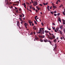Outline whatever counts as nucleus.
Returning a JSON list of instances; mask_svg holds the SVG:
<instances>
[{
    "label": "nucleus",
    "mask_w": 65,
    "mask_h": 65,
    "mask_svg": "<svg viewBox=\"0 0 65 65\" xmlns=\"http://www.w3.org/2000/svg\"><path fill=\"white\" fill-rule=\"evenodd\" d=\"M58 21H59L60 22V23H61V20H60V18H59V19H58Z\"/></svg>",
    "instance_id": "obj_23"
},
{
    "label": "nucleus",
    "mask_w": 65,
    "mask_h": 65,
    "mask_svg": "<svg viewBox=\"0 0 65 65\" xmlns=\"http://www.w3.org/2000/svg\"><path fill=\"white\" fill-rule=\"evenodd\" d=\"M49 7H49V6H47V9H48V11H49L50 10V8H49Z\"/></svg>",
    "instance_id": "obj_4"
},
{
    "label": "nucleus",
    "mask_w": 65,
    "mask_h": 65,
    "mask_svg": "<svg viewBox=\"0 0 65 65\" xmlns=\"http://www.w3.org/2000/svg\"><path fill=\"white\" fill-rule=\"evenodd\" d=\"M43 5H46V4H45V3H43Z\"/></svg>",
    "instance_id": "obj_47"
},
{
    "label": "nucleus",
    "mask_w": 65,
    "mask_h": 65,
    "mask_svg": "<svg viewBox=\"0 0 65 65\" xmlns=\"http://www.w3.org/2000/svg\"><path fill=\"white\" fill-rule=\"evenodd\" d=\"M29 24H31V23H32V22L31 20H29Z\"/></svg>",
    "instance_id": "obj_7"
},
{
    "label": "nucleus",
    "mask_w": 65,
    "mask_h": 65,
    "mask_svg": "<svg viewBox=\"0 0 65 65\" xmlns=\"http://www.w3.org/2000/svg\"><path fill=\"white\" fill-rule=\"evenodd\" d=\"M59 31L60 34H61L62 35V32L61 31V30H59Z\"/></svg>",
    "instance_id": "obj_16"
},
{
    "label": "nucleus",
    "mask_w": 65,
    "mask_h": 65,
    "mask_svg": "<svg viewBox=\"0 0 65 65\" xmlns=\"http://www.w3.org/2000/svg\"><path fill=\"white\" fill-rule=\"evenodd\" d=\"M24 25L25 26V27H26V26H28V24H27V23H25L24 24Z\"/></svg>",
    "instance_id": "obj_6"
},
{
    "label": "nucleus",
    "mask_w": 65,
    "mask_h": 65,
    "mask_svg": "<svg viewBox=\"0 0 65 65\" xmlns=\"http://www.w3.org/2000/svg\"><path fill=\"white\" fill-rule=\"evenodd\" d=\"M37 8L38 10H40V8H38V7H37Z\"/></svg>",
    "instance_id": "obj_17"
},
{
    "label": "nucleus",
    "mask_w": 65,
    "mask_h": 65,
    "mask_svg": "<svg viewBox=\"0 0 65 65\" xmlns=\"http://www.w3.org/2000/svg\"><path fill=\"white\" fill-rule=\"evenodd\" d=\"M56 39H55L54 40V42H56Z\"/></svg>",
    "instance_id": "obj_34"
},
{
    "label": "nucleus",
    "mask_w": 65,
    "mask_h": 65,
    "mask_svg": "<svg viewBox=\"0 0 65 65\" xmlns=\"http://www.w3.org/2000/svg\"><path fill=\"white\" fill-rule=\"evenodd\" d=\"M34 21L35 23V24H37V22H36V21H35V20Z\"/></svg>",
    "instance_id": "obj_21"
},
{
    "label": "nucleus",
    "mask_w": 65,
    "mask_h": 65,
    "mask_svg": "<svg viewBox=\"0 0 65 65\" xmlns=\"http://www.w3.org/2000/svg\"><path fill=\"white\" fill-rule=\"evenodd\" d=\"M7 3H6V4H7V5H10V4H11L12 3L11 2H7Z\"/></svg>",
    "instance_id": "obj_2"
},
{
    "label": "nucleus",
    "mask_w": 65,
    "mask_h": 65,
    "mask_svg": "<svg viewBox=\"0 0 65 65\" xmlns=\"http://www.w3.org/2000/svg\"><path fill=\"white\" fill-rule=\"evenodd\" d=\"M60 39H61V40H62V39H63V37H61L60 38Z\"/></svg>",
    "instance_id": "obj_51"
},
{
    "label": "nucleus",
    "mask_w": 65,
    "mask_h": 65,
    "mask_svg": "<svg viewBox=\"0 0 65 65\" xmlns=\"http://www.w3.org/2000/svg\"><path fill=\"white\" fill-rule=\"evenodd\" d=\"M52 5L53 7L55 6V4H53V3H52Z\"/></svg>",
    "instance_id": "obj_38"
},
{
    "label": "nucleus",
    "mask_w": 65,
    "mask_h": 65,
    "mask_svg": "<svg viewBox=\"0 0 65 65\" xmlns=\"http://www.w3.org/2000/svg\"><path fill=\"white\" fill-rule=\"evenodd\" d=\"M49 34L50 35H54V34H52V35H51V33L50 32L49 33Z\"/></svg>",
    "instance_id": "obj_28"
},
{
    "label": "nucleus",
    "mask_w": 65,
    "mask_h": 65,
    "mask_svg": "<svg viewBox=\"0 0 65 65\" xmlns=\"http://www.w3.org/2000/svg\"><path fill=\"white\" fill-rule=\"evenodd\" d=\"M35 4H36V5H37L38 4H37V2L36 1L35 2Z\"/></svg>",
    "instance_id": "obj_12"
},
{
    "label": "nucleus",
    "mask_w": 65,
    "mask_h": 65,
    "mask_svg": "<svg viewBox=\"0 0 65 65\" xmlns=\"http://www.w3.org/2000/svg\"><path fill=\"white\" fill-rule=\"evenodd\" d=\"M14 3H18L17 4H19V2L18 3V2H14Z\"/></svg>",
    "instance_id": "obj_36"
},
{
    "label": "nucleus",
    "mask_w": 65,
    "mask_h": 65,
    "mask_svg": "<svg viewBox=\"0 0 65 65\" xmlns=\"http://www.w3.org/2000/svg\"><path fill=\"white\" fill-rule=\"evenodd\" d=\"M63 31L64 32L65 31V29L64 28L63 29Z\"/></svg>",
    "instance_id": "obj_61"
},
{
    "label": "nucleus",
    "mask_w": 65,
    "mask_h": 65,
    "mask_svg": "<svg viewBox=\"0 0 65 65\" xmlns=\"http://www.w3.org/2000/svg\"><path fill=\"white\" fill-rule=\"evenodd\" d=\"M59 28L58 27H57L56 29V30H57V31H59Z\"/></svg>",
    "instance_id": "obj_14"
},
{
    "label": "nucleus",
    "mask_w": 65,
    "mask_h": 65,
    "mask_svg": "<svg viewBox=\"0 0 65 65\" xmlns=\"http://www.w3.org/2000/svg\"><path fill=\"white\" fill-rule=\"evenodd\" d=\"M33 5H34V6H36V4H34Z\"/></svg>",
    "instance_id": "obj_42"
},
{
    "label": "nucleus",
    "mask_w": 65,
    "mask_h": 65,
    "mask_svg": "<svg viewBox=\"0 0 65 65\" xmlns=\"http://www.w3.org/2000/svg\"><path fill=\"white\" fill-rule=\"evenodd\" d=\"M52 25H55V24L54 23H53L52 24Z\"/></svg>",
    "instance_id": "obj_55"
},
{
    "label": "nucleus",
    "mask_w": 65,
    "mask_h": 65,
    "mask_svg": "<svg viewBox=\"0 0 65 65\" xmlns=\"http://www.w3.org/2000/svg\"><path fill=\"white\" fill-rule=\"evenodd\" d=\"M45 37V36L44 35H43L42 36V38H44Z\"/></svg>",
    "instance_id": "obj_15"
},
{
    "label": "nucleus",
    "mask_w": 65,
    "mask_h": 65,
    "mask_svg": "<svg viewBox=\"0 0 65 65\" xmlns=\"http://www.w3.org/2000/svg\"><path fill=\"white\" fill-rule=\"evenodd\" d=\"M31 1L32 3H34V2H33V1L32 0H31Z\"/></svg>",
    "instance_id": "obj_46"
},
{
    "label": "nucleus",
    "mask_w": 65,
    "mask_h": 65,
    "mask_svg": "<svg viewBox=\"0 0 65 65\" xmlns=\"http://www.w3.org/2000/svg\"><path fill=\"white\" fill-rule=\"evenodd\" d=\"M44 32H45V33H48L49 32V31H48L45 30V31H44Z\"/></svg>",
    "instance_id": "obj_8"
},
{
    "label": "nucleus",
    "mask_w": 65,
    "mask_h": 65,
    "mask_svg": "<svg viewBox=\"0 0 65 65\" xmlns=\"http://www.w3.org/2000/svg\"><path fill=\"white\" fill-rule=\"evenodd\" d=\"M35 39H39V38H35Z\"/></svg>",
    "instance_id": "obj_52"
},
{
    "label": "nucleus",
    "mask_w": 65,
    "mask_h": 65,
    "mask_svg": "<svg viewBox=\"0 0 65 65\" xmlns=\"http://www.w3.org/2000/svg\"><path fill=\"white\" fill-rule=\"evenodd\" d=\"M48 4V3L47 2L46 4V5H47Z\"/></svg>",
    "instance_id": "obj_58"
},
{
    "label": "nucleus",
    "mask_w": 65,
    "mask_h": 65,
    "mask_svg": "<svg viewBox=\"0 0 65 65\" xmlns=\"http://www.w3.org/2000/svg\"><path fill=\"white\" fill-rule=\"evenodd\" d=\"M30 9H32V7H30Z\"/></svg>",
    "instance_id": "obj_59"
},
{
    "label": "nucleus",
    "mask_w": 65,
    "mask_h": 65,
    "mask_svg": "<svg viewBox=\"0 0 65 65\" xmlns=\"http://www.w3.org/2000/svg\"><path fill=\"white\" fill-rule=\"evenodd\" d=\"M41 25H42V26H43L44 25V24H43V23L42 22L41 23Z\"/></svg>",
    "instance_id": "obj_33"
},
{
    "label": "nucleus",
    "mask_w": 65,
    "mask_h": 65,
    "mask_svg": "<svg viewBox=\"0 0 65 65\" xmlns=\"http://www.w3.org/2000/svg\"><path fill=\"white\" fill-rule=\"evenodd\" d=\"M62 21H63V25H65V20H64V19H63Z\"/></svg>",
    "instance_id": "obj_3"
},
{
    "label": "nucleus",
    "mask_w": 65,
    "mask_h": 65,
    "mask_svg": "<svg viewBox=\"0 0 65 65\" xmlns=\"http://www.w3.org/2000/svg\"><path fill=\"white\" fill-rule=\"evenodd\" d=\"M60 13H58L57 14V15H60Z\"/></svg>",
    "instance_id": "obj_40"
},
{
    "label": "nucleus",
    "mask_w": 65,
    "mask_h": 65,
    "mask_svg": "<svg viewBox=\"0 0 65 65\" xmlns=\"http://www.w3.org/2000/svg\"><path fill=\"white\" fill-rule=\"evenodd\" d=\"M55 31V32H57V30L56 29L54 30Z\"/></svg>",
    "instance_id": "obj_50"
},
{
    "label": "nucleus",
    "mask_w": 65,
    "mask_h": 65,
    "mask_svg": "<svg viewBox=\"0 0 65 65\" xmlns=\"http://www.w3.org/2000/svg\"><path fill=\"white\" fill-rule=\"evenodd\" d=\"M60 6H61V7H63V5L62 4H61V5H60Z\"/></svg>",
    "instance_id": "obj_54"
},
{
    "label": "nucleus",
    "mask_w": 65,
    "mask_h": 65,
    "mask_svg": "<svg viewBox=\"0 0 65 65\" xmlns=\"http://www.w3.org/2000/svg\"><path fill=\"white\" fill-rule=\"evenodd\" d=\"M60 29H62V28H63V25H62L61 26H60Z\"/></svg>",
    "instance_id": "obj_13"
},
{
    "label": "nucleus",
    "mask_w": 65,
    "mask_h": 65,
    "mask_svg": "<svg viewBox=\"0 0 65 65\" xmlns=\"http://www.w3.org/2000/svg\"><path fill=\"white\" fill-rule=\"evenodd\" d=\"M33 34V32H31V33L30 34V35H32Z\"/></svg>",
    "instance_id": "obj_39"
},
{
    "label": "nucleus",
    "mask_w": 65,
    "mask_h": 65,
    "mask_svg": "<svg viewBox=\"0 0 65 65\" xmlns=\"http://www.w3.org/2000/svg\"><path fill=\"white\" fill-rule=\"evenodd\" d=\"M42 30H41V28H40V29L39 31L41 32Z\"/></svg>",
    "instance_id": "obj_31"
},
{
    "label": "nucleus",
    "mask_w": 65,
    "mask_h": 65,
    "mask_svg": "<svg viewBox=\"0 0 65 65\" xmlns=\"http://www.w3.org/2000/svg\"><path fill=\"white\" fill-rule=\"evenodd\" d=\"M44 41L45 42H46L47 41L46 40H44Z\"/></svg>",
    "instance_id": "obj_27"
},
{
    "label": "nucleus",
    "mask_w": 65,
    "mask_h": 65,
    "mask_svg": "<svg viewBox=\"0 0 65 65\" xmlns=\"http://www.w3.org/2000/svg\"><path fill=\"white\" fill-rule=\"evenodd\" d=\"M22 22H23V23H25V21H22Z\"/></svg>",
    "instance_id": "obj_44"
},
{
    "label": "nucleus",
    "mask_w": 65,
    "mask_h": 65,
    "mask_svg": "<svg viewBox=\"0 0 65 65\" xmlns=\"http://www.w3.org/2000/svg\"><path fill=\"white\" fill-rule=\"evenodd\" d=\"M15 9H18V8H17V7H15Z\"/></svg>",
    "instance_id": "obj_57"
},
{
    "label": "nucleus",
    "mask_w": 65,
    "mask_h": 65,
    "mask_svg": "<svg viewBox=\"0 0 65 65\" xmlns=\"http://www.w3.org/2000/svg\"><path fill=\"white\" fill-rule=\"evenodd\" d=\"M54 12V13H57V11H55L54 12Z\"/></svg>",
    "instance_id": "obj_43"
},
{
    "label": "nucleus",
    "mask_w": 65,
    "mask_h": 65,
    "mask_svg": "<svg viewBox=\"0 0 65 65\" xmlns=\"http://www.w3.org/2000/svg\"><path fill=\"white\" fill-rule=\"evenodd\" d=\"M21 24H23V22H21Z\"/></svg>",
    "instance_id": "obj_63"
},
{
    "label": "nucleus",
    "mask_w": 65,
    "mask_h": 65,
    "mask_svg": "<svg viewBox=\"0 0 65 65\" xmlns=\"http://www.w3.org/2000/svg\"><path fill=\"white\" fill-rule=\"evenodd\" d=\"M51 13V14H54V13H53V12H50Z\"/></svg>",
    "instance_id": "obj_30"
},
{
    "label": "nucleus",
    "mask_w": 65,
    "mask_h": 65,
    "mask_svg": "<svg viewBox=\"0 0 65 65\" xmlns=\"http://www.w3.org/2000/svg\"><path fill=\"white\" fill-rule=\"evenodd\" d=\"M29 10L30 11V12H32V10Z\"/></svg>",
    "instance_id": "obj_60"
},
{
    "label": "nucleus",
    "mask_w": 65,
    "mask_h": 65,
    "mask_svg": "<svg viewBox=\"0 0 65 65\" xmlns=\"http://www.w3.org/2000/svg\"><path fill=\"white\" fill-rule=\"evenodd\" d=\"M26 4H28V5H29V3H27V2H26Z\"/></svg>",
    "instance_id": "obj_56"
},
{
    "label": "nucleus",
    "mask_w": 65,
    "mask_h": 65,
    "mask_svg": "<svg viewBox=\"0 0 65 65\" xmlns=\"http://www.w3.org/2000/svg\"><path fill=\"white\" fill-rule=\"evenodd\" d=\"M39 37H41V38H42V36H39Z\"/></svg>",
    "instance_id": "obj_48"
},
{
    "label": "nucleus",
    "mask_w": 65,
    "mask_h": 65,
    "mask_svg": "<svg viewBox=\"0 0 65 65\" xmlns=\"http://www.w3.org/2000/svg\"><path fill=\"white\" fill-rule=\"evenodd\" d=\"M41 34H44V30H41Z\"/></svg>",
    "instance_id": "obj_5"
},
{
    "label": "nucleus",
    "mask_w": 65,
    "mask_h": 65,
    "mask_svg": "<svg viewBox=\"0 0 65 65\" xmlns=\"http://www.w3.org/2000/svg\"><path fill=\"white\" fill-rule=\"evenodd\" d=\"M53 29V30H55V27H52Z\"/></svg>",
    "instance_id": "obj_29"
},
{
    "label": "nucleus",
    "mask_w": 65,
    "mask_h": 65,
    "mask_svg": "<svg viewBox=\"0 0 65 65\" xmlns=\"http://www.w3.org/2000/svg\"><path fill=\"white\" fill-rule=\"evenodd\" d=\"M46 35L48 37V38H49L50 37V35H48V34H47Z\"/></svg>",
    "instance_id": "obj_24"
},
{
    "label": "nucleus",
    "mask_w": 65,
    "mask_h": 65,
    "mask_svg": "<svg viewBox=\"0 0 65 65\" xmlns=\"http://www.w3.org/2000/svg\"><path fill=\"white\" fill-rule=\"evenodd\" d=\"M57 44H55V47L54 48V51H57V50H56V48H57Z\"/></svg>",
    "instance_id": "obj_1"
},
{
    "label": "nucleus",
    "mask_w": 65,
    "mask_h": 65,
    "mask_svg": "<svg viewBox=\"0 0 65 65\" xmlns=\"http://www.w3.org/2000/svg\"><path fill=\"white\" fill-rule=\"evenodd\" d=\"M63 40H65V38H64V37L63 36Z\"/></svg>",
    "instance_id": "obj_35"
},
{
    "label": "nucleus",
    "mask_w": 65,
    "mask_h": 65,
    "mask_svg": "<svg viewBox=\"0 0 65 65\" xmlns=\"http://www.w3.org/2000/svg\"><path fill=\"white\" fill-rule=\"evenodd\" d=\"M51 37H52V36H51V37H50L49 38V39L50 40H52V39H53V38H51Z\"/></svg>",
    "instance_id": "obj_11"
},
{
    "label": "nucleus",
    "mask_w": 65,
    "mask_h": 65,
    "mask_svg": "<svg viewBox=\"0 0 65 65\" xmlns=\"http://www.w3.org/2000/svg\"><path fill=\"white\" fill-rule=\"evenodd\" d=\"M19 20H21V21H22V19H21V18H19Z\"/></svg>",
    "instance_id": "obj_37"
},
{
    "label": "nucleus",
    "mask_w": 65,
    "mask_h": 65,
    "mask_svg": "<svg viewBox=\"0 0 65 65\" xmlns=\"http://www.w3.org/2000/svg\"><path fill=\"white\" fill-rule=\"evenodd\" d=\"M40 42H43V40H42V39H40Z\"/></svg>",
    "instance_id": "obj_19"
},
{
    "label": "nucleus",
    "mask_w": 65,
    "mask_h": 65,
    "mask_svg": "<svg viewBox=\"0 0 65 65\" xmlns=\"http://www.w3.org/2000/svg\"><path fill=\"white\" fill-rule=\"evenodd\" d=\"M32 9L33 10H35V8H34V7H33L32 8Z\"/></svg>",
    "instance_id": "obj_26"
},
{
    "label": "nucleus",
    "mask_w": 65,
    "mask_h": 65,
    "mask_svg": "<svg viewBox=\"0 0 65 65\" xmlns=\"http://www.w3.org/2000/svg\"><path fill=\"white\" fill-rule=\"evenodd\" d=\"M33 29H34V30H36V28L35 26H34L33 27Z\"/></svg>",
    "instance_id": "obj_10"
},
{
    "label": "nucleus",
    "mask_w": 65,
    "mask_h": 65,
    "mask_svg": "<svg viewBox=\"0 0 65 65\" xmlns=\"http://www.w3.org/2000/svg\"><path fill=\"white\" fill-rule=\"evenodd\" d=\"M22 5H24V6H26V3H24V4H22Z\"/></svg>",
    "instance_id": "obj_9"
},
{
    "label": "nucleus",
    "mask_w": 65,
    "mask_h": 65,
    "mask_svg": "<svg viewBox=\"0 0 65 65\" xmlns=\"http://www.w3.org/2000/svg\"><path fill=\"white\" fill-rule=\"evenodd\" d=\"M34 34H35V32H34Z\"/></svg>",
    "instance_id": "obj_64"
},
{
    "label": "nucleus",
    "mask_w": 65,
    "mask_h": 65,
    "mask_svg": "<svg viewBox=\"0 0 65 65\" xmlns=\"http://www.w3.org/2000/svg\"><path fill=\"white\" fill-rule=\"evenodd\" d=\"M19 15L20 18H22V14H20V15Z\"/></svg>",
    "instance_id": "obj_18"
},
{
    "label": "nucleus",
    "mask_w": 65,
    "mask_h": 65,
    "mask_svg": "<svg viewBox=\"0 0 65 65\" xmlns=\"http://www.w3.org/2000/svg\"><path fill=\"white\" fill-rule=\"evenodd\" d=\"M52 37L54 39V38H55V36H54V35H53Z\"/></svg>",
    "instance_id": "obj_20"
},
{
    "label": "nucleus",
    "mask_w": 65,
    "mask_h": 65,
    "mask_svg": "<svg viewBox=\"0 0 65 65\" xmlns=\"http://www.w3.org/2000/svg\"><path fill=\"white\" fill-rule=\"evenodd\" d=\"M32 26H34V24L33 23H32Z\"/></svg>",
    "instance_id": "obj_62"
},
{
    "label": "nucleus",
    "mask_w": 65,
    "mask_h": 65,
    "mask_svg": "<svg viewBox=\"0 0 65 65\" xmlns=\"http://www.w3.org/2000/svg\"><path fill=\"white\" fill-rule=\"evenodd\" d=\"M22 14L23 15V17H24V16H25V15L23 14V13H22Z\"/></svg>",
    "instance_id": "obj_25"
},
{
    "label": "nucleus",
    "mask_w": 65,
    "mask_h": 65,
    "mask_svg": "<svg viewBox=\"0 0 65 65\" xmlns=\"http://www.w3.org/2000/svg\"><path fill=\"white\" fill-rule=\"evenodd\" d=\"M64 12H62L63 13V14H64V15H65V13Z\"/></svg>",
    "instance_id": "obj_32"
},
{
    "label": "nucleus",
    "mask_w": 65,
    "mask_h": 65,
    "mask_svg": "<svg viewBox=\"0 0 65 65\" xmlns=\"http://www.w3.org/2000/svg\"><path fill=\"white\" fill-rule=\"evenodd\" d=\"M40 6H42V5L41 4H40Z\"/></svg>",
    "instance_id": "obj_45"
},
{
    "label": "nucleus",
    "mask_w": 65,
    "mask_h": 65,
    "mask_svg": "<svg viewBox=\"0 0 65 65\" xmlns=\"http://www.w3.org/2000/svg\"><path fill=\"white\" fill-rule=\"evenodd\" d=\"M53 8H57V7H56V6H53Z\"/></svg>",
    "instance_id": "obj_22"
},
{
    "label": "nucleus",
    "mask_w": 65,
    "mask_h": 65,
    "mask_svg": "<svg viewBox=\"0 0 65 65\" xmlns=\"http://www.w3.org/2000/svg\"><path fill=\"white\" fill-rule=\"evenodd\" d=\"M54 16H57V14H54Z\"/></svg>",
    "instance_id": "obj_41"
},
{
    "label": "nucleus",
    "mask_w": 65,
    "mask_h": 65,
    "mask_svg": "<svg viewBox=\"0 0 65 65\" xmlns=\"http://www.w3.org/2000/svg\"><path fill=\"white\" fill-rule=\"evenodd\" d=\"M47 41L48 42H51V41L50 40H49V41L47 40Z\"/></svg>",
    "instance_id": "obj_53"
},
{
    "label": "nucleus",
    "mask_w": 65,
    "mask_h": 65,
    "mask_svg": "<svg viewBox=\"0 0 65 65\" xmlns=\"http://www.w3.org/2000/svg\"><path fill=\"white\" fill-rule=\"evenodd\" d=\"M18 12V10H17L16 11V12Z\"/></svg>",
    "instance_id": "obj_49"
}]
</instances>
